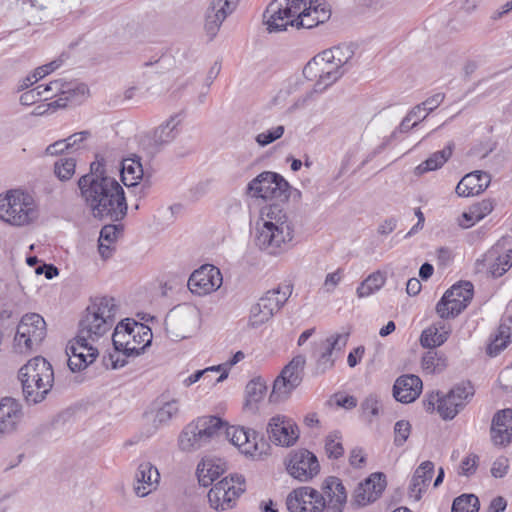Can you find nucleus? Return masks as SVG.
<instances>
[{
  "instance_id": "f257e3e1",
  "label": "nucleus",
  "mask_w": 512,
  "mask_h": 512,
  "mask_svg": "<svg viewBox=\"0 0 512 512\" xmlns=\"http://www.w3.org/2000/svg\"><path fill=\"white\" fill-rule=\"evenodd\" d=\"M118 305L112 297H97L85 309L75 339L66 347L68 366L73 372L92 364L99 355L100 345L108 339L115 323Z\"/></svg>"
},
{
  "instance_id": "f03ea898",
  "label": "nucleus",
  "mask_w": 512,
  "mask_h": 512,
  "mask_svg": "<svg viewBox=\"0 0 512 512\" xmlns=\"http://www.w3.org/2000/svg\"><path fill=\"white\" fill-rule=\"evenodd\" d=\"M82 199L94 218L120 221L127 214L124 190L115 178L106 174L100 160L90 165V172L78 180Z\"/></svg>"
},
{
  "instance_id": "7ed1b4c3",
  "label": "nucleus",
  "mask_w": 512,
  "mask_h": 512,
  "mask_svg": "<svg viewBox=\"0 0 512 512\" xmlns=\"http://www.w3.org/2000/svg\"><path fill=\"white\" fill-rule=\"evenodd\" d=\"M330 16V10L319 0H272L263 14L269 32L283 31L288 26L311 29Z\"/></svg>"
},
{
  "instance_id": "20e7f679",
  "label": "nucleus",
  "mask_w": 512,
  "mask_h": 512,
  "mask_svg": "<svg viewBox=\"0 0 512 512\" xmlns=\"http://www.w3.org/2000/svg\"><path fill=\"white\" fill-rule=\"evenodd\" d=\"M293 221L278 206H269L261 211L255 225V245L270 255L287 251L293 242Z\"/></svg>"
},
{
  "instance_id": "39448f33",
  "label": "nucleus",
  "mask_w": 512,
  "mask_h": 512,
  "mask_svg": "<svg viewBox=\"0 0 512 512\" xmlns=\"http://www.w3.org/2000/svg\"><path fill=\"white\" fill-rule=\"evenodd\" d=\"M354 55L349 45H338L314 56L304 67V78L314 81L315 90L323 92L336 83L346 72Z\"/></svg>"
},
{
  "instance_id": "423d86ee",
  "label": "nucleus",
  "mask_w": 512,
  "mask_h": 512,
  "mask_svg": "<svg viewBox=\"0 0 512 512\" xmlns=\"http://www.w3.org/2000/svg\"><path fill=\"white\" fill-rule=\"evenodd\" d=\"M39 218V206L34 197L22 189L0 193V220L5 224L25 228Z\"/></svg>"
},
{
  "instance_id": "0eeeda50",
  "label": "nucleus",
  "mask_w": 512,
  "mask_h": 512,
  "mask_svg": "<svg viewBox=\"0 0 512 512\" xmlns=\"http://www.w3.org/2000/svg\"><path fill=\"white\" fill-rule=\"evenodd\" d=\"M19 379L25 399L36 404L43 401L50 392L54 371L44 357L36 356L20 368Z\"/></svg>"
},
{
  "instance_id": "6e6552de",
  "label": "nucleus",
  "mask_w": 512,
  "mask_h": 512,
  "mask_svg": "<svg viewBox=\"0 0 512 512\" xmlns=\"http://www.w3.org/2000/svg\"><path fill=\"white\" fill-rule=\"evenodd\" d=\"M152 338L150 327L131 319L119 322L112 334L115 349L122 351L127 356H137L143 353L150 346Z\"/></svg>"
},
{
  "instance_id": "1a4fd4ad",
  "label": "nucleus",
  "mask_w": 512,
  "mask_h": 512,
  "mask_svg": "<svg viewBox=\"0 0 512 512\" xmlns=\"http://www.w3.org/2000/svg\"><path fill=\"white\" fill-rule=\"evenodd\" d=\"M475 394L471 382H461L455 385L447 394H430L427 399V408L436 409L444 420H452L472 400Z\"/></svg>"
},
{
  "instance_id": "9d476101",
  "label": "nucleus",
  "mask_w": 512,
  "mask_h": 512,
  "mask_svg": "<svg viewBox=\"0 0 512 512\" xmlns=\"http://www.w3.org/2000/svg\"><path fill=\"white\" fill-rule=\"evenodd\" d=\"M201 325L200 310L192 304H181L169 311L165 318V329L174 340L194 335Z\"/></svg>"
},
{
  "instance_id": "9b49d317",
  "label": "nucleus",
  "mask_w": 512,
  "mask_h": 512,
  "mask_svg": "<svg viewBox=\"0 0 512 512\" xmlns=\"http://www.w3.org/2000/svg\"><path fill=\"white\" fill-rule=\"evenodd\" d=\"M306 364L304 355H296L284 366L280 374L273 383L272 391L269 395L271 403H279L287 400L292 392L301 384L303 379V370Z\"/></svg>"
},
{
  "instance_id": "f8f14e48",
  "label": "nucleus",
  "mask_w": 512,
  "mask_h": 512,
  "mask_svg": "<svg viewBox=\"0 0 512 512\" xmlns=\"http://www.w3.org/2000/svg\"><path fill=\"white\" fill-rule=\"evenodd\" d=\"M349 339V332L334 333L314 343L315 374L330 371L342 355Z\"/></svg>"
},
{
  "instance_id": "ddd939ff",
  "label": "nucleus",
  "mask_w": 512,
  "mask_h": 512,
  "mask_svg": "<svg viewBox=\"0 0 512 512\" xmlns=\"http://www.w3.org/2000/svg\"><path fill=\"white\" fill-rule=\"evenodd\" d=\"M46 336V323L36 313L24 315L17 327L14 337V349L19 353H27L37 349Z\"/></svg>"
},
{
  "instance_id": "4468645a",
  "label": "nucleus",
  "mask_w": 512,
  "mask_h": 512,
  "mask_svg": "<svg viewBox=\"0 0 512 512\" xmlns=\"http://www.w3.org/2000/svg\"><path fill=\"white\" fill-rule=\"evenodd\" d=\"M288 287H277L268 290L259 300L252 305L249 313L248 325L258 328L268 321L281 309L289 297Z\"/></svg>"
},
{
  "instance_id": "2eb2a0df",
  "label": "nucleus",
  "mask_w": 512,
  "mask_h": 512,
  "mask_svg": "<svg viewBox=\"0 0 512 512\" xmlns=\"http://www.w3.org/2000/svg\"><path fill=\"white\" fill-rule=\"evenodd\" d=\"M245 491V479L242 475H232L220 480L209 490L208 501L217 511L231 509L237 498Z\"/></svg>"
},
{
  "instance_id": "dca6fc26",
  "label": "nucleus",
  "mask_w": 512,
  "mask_h": 512,
  "mask_svg": "<svg viewBox=\"0 0 512 512\" xmlns=\"http://www.w3.org/2000/svg\"><path fill=\"white\" fill-rule=\"evenodd\" d=\"M473 298V285L463 281L448 289L436 305V313L441 319L458 316Z\"/></svg>"
},
{
  "instance_id": "f3484780",
  "label": "nucleus",
  "mask_w": 512,
  "mask_h": 512,
  "mask_svg": "<svg viewBox=\"0 0 512 512\" xmlns=\"http://www.w3.org/2000/svg\"><path fill=\"white\" fill-rule=\"evenodd\" d=\"M288 187V182L282 176L265 171L248 183L246 193L253 198L271 200L282 197Z\"/></svg>"
},
{
  "instance_id": "a211bd4d",
  "label": "nucleus",
  "mask_w": 512,
  "mask_h": 512,
  "mask_svg": "<svg viewBox=\"0 0 512 512\" xmlns=\"http://www.w3.org/2000/svg\"><path fill=\"white\" fill-rule=\"evenodd\" d=\"M287 473L300 482L312 480L320 471L317 457L306 449L291 451L284 461Z\"/></svg>"
},
{
  "instance_id": "6ab92c4d",
  "label": "nucleus",
  "mask_w": 512,
  "mask_h": 512,
  "mask_svg": "<svg viewBox=\"0 0 512 512\" xmlns=\"http://www.w3.org/2000/svg\"><path fill=\"white\" fill-rule=\"evenodd\" d=\"M286 505L290 512H323L325 499L316 489L304 486L288 494Z\"/></svg>"
},
{
  "instance_id": "aec40b11",
  "label": "nucleus",
  "mask_w": 512,
  "mask_h": 512,
  "mask_svg": "<svg viewBox=\"0 0 512 512\" xmlns=\"http://www.w3.org/2000/svg\"><path fill=\"white\" fill-rule=\"evenodd\" d=\"M222 282V274L217 267L203 265L191 274L188 288L193 294L204 296L218 290Z\"/></svg>"
},
{
  "instance_id": "412c9836",
  "label": "nucleus",
  "mask_w": 512,
  "mask_h": 512,
  "mask_svg": "<svg viewBox=\"0 0 512 512\" xmlns=\"http://www.w3.org/2000/svg\"><path fill=\"white\" fill-rule=\"evenodd\" d=\"M237 5L238 0H211L204 24L205 34L210 41L216 37L222 23L236 9Z\"/></svg>"
},
{
  "instance_id": "4be33fe9",
  "label": "nucleus",
  "mask_w": 512,
  "mask_h": 512,
  "mask_svg": "<svg viewBox=\"0 0 512 512\" xmlns=\"http://www.w3.org/2000/svg\"><path fill=\"white\" fill-rule=\"evenodd\" d=\"M224 434L226 439L237 447L242 454L254 459L261 458L263 451L259 446L255 431L227 425Z\"/></svg>"
},
{
  "instance_id": "5701e85b",
  "label": "nucleus",
  "mask_w": 512,
  "mask_h": 512,
  "mask_svg": "<svg viewBox=\"0 0 512 512\" xmlns=\"http://www.w3.org/2000/svg\"><path fill=\"white\" fill-rule=\"evenodd\" d=\"M267 432L276 445L289 447L298 439V429L294 421L284 415L273 416L268 423Z\"/></svg>"
},
{
  "instance_id": "b1692460",
  "label": "nucleus",
  "mask_w": 512,
  "mask_h": 512,
  "mask_svg": "<svg viewBox=\"0 0 512 512\" xmlns=\"http://www.w3.org/2000/svg\"><path fill=\"white\" fill-rule=\"evenodd\" d=\"M179 401L176 399H158L144 413V419L152 427L153 432L168 425L179 413Z\"/></svg>"
},
{
  "instance_id": "393cba45",
  "label": "nucleus",
  "mask_w": 512,
  "mask_h": 512,
  "mask_svg": "<svg viewBox=\"0 0 512 512\" xmlns=\"http://www.w3.org/2000/svg\"><path fill=\"white\" fill-rule=\"evenodd\" d=\"M160 482V473L156 466L149 461L141 462L134 475V493L138 497H146L154 492Z\"/></svg>"
},
{
  "instance_id": "a878e982",
  "label": "nucleus",
  "mask_w": 512,
  "mask_h": 512,
  "mask_svg": "<svg viewBox=\"0 0 512 512\" xmlns=\"http://www.w3.org/2000/svg\"><path fill=\"white\" fill-rule=\"evenodd\" d=\"M326 512H343L347 502V492L339 478L330 476L322 484Z\"/></svg>"
},
{
  "instance_id": "bb28decb",
  "label": "nucleus",
  "mask_w": 512,
  "mask_h": 512,
  "mask_svg": "<svg viewBox=\"0 0 512 512\" xmlns=\"http://www.w3.org/2000/svg\"><path fill=\"white\" fill-rule=\"evenodd\" d=\"M490 433L495 446L503 447L512 442V409H503L494 415Z\"/></svg>"
},
{
  "instance_id": "cd10ccee",
  "label": "nucleus",
  "mask_w": 512,
  "mask_h": 512,
  "mask_svg": "<svg viewBox=\"0 0 512 512\" xmlns=\"http://www.w3.org/2000/svg\"><path fill=\"white\" fill-rule=\"evenodd\" d=\"M23 419L22 405L14 398L6 397L0 402V432L15 431Z\"/></svg>"
},
{
  "instance_id": "c85d7f7f",
  "label": "nucleus",
  "mask_w": 512,
  "mask_h": 512,
  "mask_svg": "<svg viewBox=\"0 0 512 512\" xmlns=\"http://www.w3.org/2000/svg\"><path fill=\"white\" fill-rule=\"evenodd\" d=\"M422 380L413 374L402 375L397 378L393 386V396L401 403L414 402L421 394Z\"/></svg>"
},
{
  "instance_id": "c756f323",
  "label": "nucleus",
  "mask_w": 512,
  "mask_h": 512,
  "mask_svg": "<svg viewBox=\"0 0 512 512\" xmlns=\"http://www.w3.org/2000/svg\"><path fill=\"white\" fill-rule=\"evenodd\" d=\"M491 182L487 172L474 171L466 174L457 184L456 193L460 197L476 196L485 191Z\"/></svg>"
},
{
  "instance_id": "7c9ffc66",
  "label": "nucleus",
  "mask_w": 512,
  "mask_h": 512,
  "mask_svg": "<svg viewBox=\"0 0 512 512\" xmlns=\"http://www.w3.org/2000/svg\"><path fill=\"white\" fill-rule=\"evenodd\" d=\"M385 488V480L381 473H374L364 482L360 483L354 492L355 501L365 506L379 498Z\"/></svg>"
},
{
  "instance_id": "2f4dec72",
  "label": "nucleus",
  "mask_w": 512,
  "mask_h": 512,
  "mask_svg": "<svg viewBox=\"0 0 512 512\" xmlns=\"http://www.w3.org/2000/svg\"><path fill=\"white\" fill-rule=\"evenodd\" d=\"M441 319L434 322L429 327L423 330L420 343L425 348H436L443 345L449 338L452 332V325Z\"/></svg>"
},
{
  "instance_id": "473e14b6",
  "label": "nucleus",
  "mask_w": 512,
  "mask_h": 512,
  "mask_svg": "<svg viewBox=\"0 0 512 512\" xmlns=\"http://www.w3.org/2000/svg\"><path fill=\"white\" fill-rule=\"evenodd\" d=\"M434 473V464L431 461L422 462L415 470L410 485L409 495L415 501L421 499L422 493L426 490Z\"/></svg>"
},
{
  "instance_id": "72a5a7b5",
  "label": "nucleus",
  "mask_w": 512,
  "mask_h": 512,
  "mask_svg": "<svg viewBox=\"0 0 512 512\" xmlns=\"http://www.w3.org/2000/svg\"><path fill=\"white\" fill-rule=\"evenodd\" d=\"M226 470V463L220 458H204L197 467L198 479L201 485L207 487L219 478Z\"/></svg>"
},
{
  "instance_id": "f704fd0d",
  "label": "nucleus",
  "mask_w": 512,
  "mask_h": 512,
  "mask_svg": "<svg viewBox=\"0 0 512 512\" xmlns=\"http://www.w3.org/2000/svg\"><path fill=\"white\" fill-rule=\"evenodd\" d=\"M494 206L495 203L491 199H484L473 204L458 217L457 223L464 229L470 228L489 215L493 211Z\"/></svg>"
},
{
  "instance_id": "c9c22d12",
  "label": "nucleus",
  "mask_w": 512,
  "mask_h": 512,
  "mask_svg": "<svg viewBox=\"0 0 512 512\" xmlns=\"http://www.w3.org/2000/svg\"><path fill=\"white\" fill-rule=\"evenodd\" d=\"M183 120V112L172 114L167 120H165L155 129V142L158 144H167L173 141L178 134V128L182 124Z\"/></svg>"
},
{
  "instance_id": "e433bc0d",
  "label": "nucleus",
  "mask_w": 512,
  "mask_h": 512,
  "mask_svg": "<svg viewBox=\"0 0 512 512\" xmlns=\"http://www.w3.org/2000/svg\"><path fill=\"white\" fill-rule=\"evenodd\" d=\"M202 439L208 443L211 439L224 434L227 423L216 416H203L194 421Z\"/></svg>"
},
{
  "instance_id": "4c0bfd02",
  "label": "nucleus",
  "mask_w": 512,
  "mask_h": 512,
  "mask_svg": "<svg viewBox=\"0 0 512 512\" xmlns=\"http://www.w3.org/2000/svg\"><path fill=\"white\" fill-rule=\"evenodd\" d=\"M206 444L194 421L188 424L179 435L178 445L184 452H193Z\"/></svg>"
},
{
  "instance_id": "58836bf2",
  "label": "nucleus",
  "mask_w": 512,
  "mask_h": 512,
  "mask_svg": "<svg viewBox=\"0 0 512 512\" xmlns=\"http://www.w3.org/2000/svg\"><path fill=\"white\" fill-rule=\"evenodd\" d=\"M121 176L124 185L127 187L138 185V181L143 177V168L138 156L123 159Z\"/></svg>"
},
{
  "instance_id": "ea45409f",
  "label": "nucleus",
  "mask_w": 512,
  "mask_h": 512,
  "mask_svg": "<svg viewBox=\"0 0 512 512\" xmlns=\"http://www.w3.org/2000/svg\"><path fill=\"white\" fill-rule=\"evenodd\" d=\"M451 155V146H447L441 151L433 153L428 159L415 167L414 174L416 176H421L429 171H434L441 168L448 161Z\"/></svg>"
},
{
  "instance_id": "a19ab883",
  "label": "nucleus",
  "mask_w": 512,
  "mask_h": 512,
  "mask_svg": "<svg viewBox=\"0 0 512 512\" xmlns=\"http://www.w3.org/2000/svg\"><path fill=\"white\" fill-rule=\"evenodd\" d=\"M68 96L60 97L57 100L51 102L49 107L52 108H63L66 107L69 102L81 103L89 95V89L86 84L74 81L73 87L69 90Z\"/></svg>"
},
{
  "instance_id": "79ce46f5",
  "label": "nucleus",
  "mask_w": 512,
  "mask_h": 512,
  "mask_svg": "<svg viewBox=\"0 0 512 512\" xmlns=\"http://www.w3.org/2000/svg\"><path fill=\"white\" fill-rule=\"evenodd\" d=\"M267 386L260 378L249 381L245 388L246 406L254 409L265 396Z\"/></svg>"
},
{
  "instance_id": "37998d69",
  "label": "nucleus",
  "mask_w": 512,
  "mask_h": 512,
  "mask_svg": "<svg viewBox=\"0 0 512 512\" xmlns=\"http://www.w3.org/2000/svg\"><path fill=\"white\" fill-rule=\"evenodd\" d=\"M421 365L426 373H439L446 368L447 359L437 351L430 350L423 355Z\"/></svg>"
},
{
  "instance_id": "c03bdc74",
  "label": "nucleus",
  "mask_w": 512,
  "mask_h": 512,
  "mask_svg": "<svg viewBox=\"0 0 512 512\" xmlns=\"http://www.w3.org/2000/svg\"><path fill=\"white\" fill-rule=\"evenodd\" d=\"M385 283V276L381 272L370 274L356 290L359 298L368 297L378 291Z\"/></svg>"
},
{
  "instance_id": "a18cd8bd",
  "label": "nucleus",
  "mask_w": 512,
  "mask_h": 512,
  "mask_svg": "<svg viewBox=\"0 0 512 512\" xmlns=\"http://www.w3.org/2000/svg\"><path fill=\"white\" fill-rule=\"evenodd\" d=\"M479 499L474 494H463L453 501L452 512H478Z\"/></svg>"
},
{
  "instance_id": "49530a36",
  "label": "nucleus",
  "mask_w": 512,
  "mask_h": 512,
  "mask_svg": "<svg viewBox=\"0 0 512 512\" xmlns=\"http://www.w3.org/2000/svg\"><path fill=\"white\" fill-rule=\"evenodd\" d=\"M325 452L329 458H339L344 453L342 446V437L339 433L333 432L327 435L325 439Z\"/></svg>"
},
{
  "instance_id": "de8ad7c7",
  "label": "nucleus",
  "mask_w": 512,
  "mask_h": 512,
  "mask_svg": "<svg viewBox=\"0 0 512 512\" xmlns=\"http://www.w3.org/2000/svg\"><path fill=\"white\" fill-rule=\"evenodd\" d=\"M76 162L73 158H61L54 165V172L61 181H67L75 173Z\"/></svg>"
},
{
  "instance_id": "09e8293b",
  "label": "nucleus",
  "mask_w": 512,
  "mask_h": 512,
  "mask_svg": "<svg viewBox=\"0 0 512 512\" xmlns=\"http://www.w3.org/2000/svg\"><path fill=\"white\" fill-rule=\"evenodd\" d=\"M508 330L509 327L505 325L499 327V334L488 346V353L490 355L495 356L507 347L508 343L511 341L510 335L507 334Z\"/></svg>"
},
{
  "instance_id": "8fccbe9b",
  "label": "nucleus",
  "mask_w": 512,
  "mask_h": 512,
  "mask_svg": "<svg viewBox=\"0 0 512 512\" xmlns=\"http://www.w3.org/2000/svg\"><path fill=\"white\" fill-rule=\"evenodd\" d=\"M285 132V127L283 125H278L275 127H272L264 132L259 133L255 137L256 143L261 146L265 147L274 141L280 139Z\"/></svg>"
},
{
  "instance_id": "3c124183",
  "label": "nucleus",
  "mask_w": 512,
  "mask_h": 512,
  "mask_svg": "<svg viewBox=\"0 0 512 512\" xmlns=\"http://www.w3.org/2000/svg\"><path fill=\"white\" fill-rule=\"evenodd\" d=\"M411 424L406 420H399L394 425V444L401 447L405 444L411 434Z\"/></svg>"
},
{
  "instance_id": "603ef678",
  "label": "nucleus",
  "mask_w": 512,
  "mask_h": 512,
  "mask_svg": "<svg viewBox=\"0 0 512 512\" xmlns=\"http://www.w3.org/2000/svg\"><path fill=\"white\" fill-rule=\"evenodd\" d=\"M343 279V270L337 269L333 272H330L326 275L324 282L321 287V291L324 294H331L333 293L337 286L340 284V282Z\"/></svg>"
},
{
  "instance_id": "864d4df0",
  "label": "nucleus",
  "mask_w": 512,
  "mask_h": 512,
  "mask_svg": "<svg viewBox=\"0 0 512 512\" xmlns=\"http://www.w3.org/2000/svg\"><path fill=\"white\" fill-rule=\"evenodd\" d=\"M428 115L429 114L426 112L425 107L421 104H418L408 112V114L402 120L401 126L405 127V123L412 122L411 127H416L418 123L424 120Z\"/></svg>"
},
{
  "instance_id": "5fc2aeb1",
  "label": "nucleus",
  "mask_w": 512,
  "mask_h": 512,
  "mask_svg": "<svg viewBox=\"0 0 512 512\" xmlns=\"http://www.w3.org/2000/svg\"><path fill=\"white\" fill-rule=\"evenodd\" d=\"M222 369H223V367L221 365H217V366H211V367L205 368L203 370H198L195 373L188 376L187 378H185L183 380V384H184V386L189 387L201 379L208 378V376H210L213 373H218Z\"/></svg>"
},
{
  "instance_id": "6e6d98bb",
  "label": "nucleus",
  "mask_w": 512,
  "mask_h": 512,
  "mask_svg": "<svg viewBox=\"0 0 512 512\" xmlns=\"http://www.w3.org/2000/svg\"><path fill=\"white\" fill-rule=\"evenodd\" d=\"M41 90L42 85H38L33 89L23 92L19 98L20 103L24 106H30L40 100H44V93Z\"/></svg>"
},
{
  "instance_id": "4d7b16f0",
  "label": "nucleus",
  "mask_w": 512,
  "mask_h": 512,
  "mask_svg": "<svg viewBox=\"0 0 512 512\" xmlns=\"http://www.w3.org/2000/svg\"><path fill=\"white\" fill-rule=\"evenodd\" d=\"M380 401L376 395H369L362 403V409L364 414L369 417V421L372 418L377 417L380 413Z\"/></svg>"
},
{
  "instance_id": "13d9d810",
  "label": "nucleus",
  "mask_w": 512,
  "mask_h": 512,
  "mask_svg": "<svg viewBox=\"0 0 512 512\" xmlns=\"http://www.w3.org/2000/svg\"><path fill=\"white\" fill-rule=\"evenodd\" d=\"M497 261L500 262L501 267L490 266V273L494 277L502 276L512 266V250H508L504 255L499 256Z\"/></svg>"
},
{
  "instance_id": "bf43d9fd",
  "label": "nucleus",
  "mask_w": 512,
  "mask_h": 512,
  "mask_svg": "<svg viewBox=\"0 0 512 512\" xmlns=\"http://www.w3.org/2000/svg\"><path fill=\"white\" fill-rule=\"evenodd\" d=\"M318 93L315 90V85L312 89H309L305 91L303 94L299 95L293 102V104L290 106V111H296L302 108H305L308 106L314 99V95Z\"/></svg>"
},
{
  "instance_id": "052dcab7",
  "label": "nucleus",
  "mask_w": 512,
  "mask_h": 512,
  "mask_svg": "<svg viewBox=\"0 0 512 512\" xmlns=\"http://www.w3.org/2000/svg\"><path fill=\"white\" fill-rule=\"evenodd\" d=\"M120 232L121 229L116 225H105L100 231L99 240L114 244Z\"/></svg>"
},
{
  "instance_id": "680f3d73",
  "label": "nucleus",
  "mask_w": 512,
  "mask_h": 512,
  "mask_svg": "<svg viewBox=\"0 0 512 512\" xmlns=\"http://www.w3.org/2000/svg\"><path fill=\"white\" fill-rule=\"evenodd\" d=\"M508 468V459L505 457H499L492 464L491 474L496 478H502L507 474Z\"/></svg>"
},
{
  "instance_id": "e2e57ef3",
  "label": "nucleus",
  "mask_w": 512,
  "mask_h": 512,
  "mask_svg": "<svg viewBox=\"0 0 512 512\" xmlns=\"http://www.w3.org/2000/svg\"><path fill=\"white\" fill-rule=\"evenodd\" d=\"M44 93V100L51 99L53 97H61V79L51 81L47 85H42Z\"/></svg>"
},
{
  "instance_id": "0e129e2a",
  "label": "nucleus",
  "mask_w": 512,
  "mask_h": 512,
  "mask_svg": "<svg viewBox=\"0 0 512 512\" xmlns=\"http://www.w3.org/2000/svg\"><path fill=\"white\" fill-rule=\"evenodd\" d=\"M478 457L476 455H469L465 457L460 465V474L469 476L476 470Z\"/></svg>"
},
{
  "instance_id": "69168bd1",
  "label": "nucleus",
  "mask_w": 512,
  "mask_h": 512,
  "mask_svg": "<svg viewBox=\"0 0 512 512\" xmlns=\"http://www.w3.org/2000/svg\"><path fill=\"white\" fill-rule=\"evenodd\" d=\"M90 136L88 131H81L78 133H74L67 137L66 143L68 145L69 150H76L80 147V144L85 141Z\"/></svg>"
},
{
  "instance_id": "338daca9",
  "label": "nucleus",
  "mask_w": 512,
  "mask_h": 512,
  "mask_svg": "<svg viewBox=\"0 0 512 512\" xmlns=\"http://www.w3.org/2000/svg\"><path fill=\"white\" fill-rule=\"evenodd\" d=\"M444 100V95L441 93H437L429 98H427L425 101L420 103L422 106L425 107V110L428 114H430L432 111H434Z\"/></svg>"
},
{
  "instance_id": "774afa93",
  "label": "nucleus",
  "mask_w": 512,
  "mask_h": 512,
  "mask_svg": "<svg viewBox=\"0 0 512 512\" xmlns=\"http://www.w3.org/2000/svg\"><path fill=\"white\" fill-rule=\"evenodd\" d=\"M68 150H69V148L66 143V140L62 139V140H58V141L50 144L49 146H47V148L45 150V154L49 155V156H56L65 151H68Z\"/></svg>"
}]
</instances>
